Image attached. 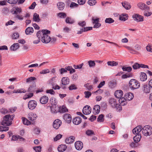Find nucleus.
I'll list each match as a JSON object with an SVG mask.
<instances>
[{
	"label": "nucleus",
	"instance_id": "1",
	"mask_svg": "<svg viewBox=\"0 0 152 152\" xmlns=\"http://www.w3.org/2000/svg\"><path fill=\"white\" fill-rule=\"evenodd\" d=\"M15 117V115H10L9 114L5 115L3 118V120L1 122L2 125L4 126H10L12 124V122Z\"/></svg>",
	"mask_w": 152,
	"mask_h": 152
},
{
	"label": "nucleus",
	"instance_id": "4",
	"mask_svg": "<svg viewBox=\"0 0 152 152\" xmlns=\"http://www.w3.org/2000/svg\"><path fill=\"white\" fill-rule=\"evenodd\" d=\"M50 33H47L46 32L44 34V35L42 37L41 41L43 43H48L50 42L51 40V37L48 35Z\"/></svg>",
	"mask_w": 152,
	"mask_h": 152
},
{
	"label": "nucleus",
	"instance_id": "39",
	"mask_svg": "<svg viewBox=\"0 0 152 152\" xmlns=\"http://www.w3.org/2000/svg\"><path fill=\"white\" fill-rule=\"evenodd\" d=\"M36 80V78L35 77H31L26 79V82L27 83L32 82L33 84L35 83L34 81Z\"/></svg>",
	"mask_w": 152,
	"mask_h": 152
},
{
	"label": "nucleus",
	"instance_id": "18",
	"mask_svg": "<svg viewBox=\"0 0 152 152\" xmlns=\"http://www.w3.org/2000/svg\"><path fill=\"white\" fill-rule=\"evenodd\" d=\"M142 130V127L140 126H137L132 130L133 133L134 134H139V133Z\"/></svg>",
	"mask_w": 152,
	"mask_h": 152
},
{
	"label": "nucleus",
	"instance_id": "53",
	"mask_svg": "<svg viewBox=\"0 0 152 152\" xmlns=\"http://www.w3.org/2000/svg\"><path fill=\"white\" fill-rule=\"evenodd\" d=\"M19 34L18 32H15L13 33L12 36V38L14 39H16L19 37Z\"/></svg>",
	"mask_w": 152,
	"mask_h": 152
},
{
	"label": "nucleus",
	"instance_id": "8",
	"mask_svg": "<svg viewBox=\"0 0 152 152\" xmlns=\"http://www.w3.org/2000/svg\"><path fill=\"white\" fill-rule=\"evenodd\" d=\"M132 17L134 20L137 22H142L144 20L143 16L138 14H134L132 15Z\"/></svg>",
	"mask_w": 152,
	"mask_h": 152
},
{
	"label": "nucleus",
	"instance_id": "16",
	"mask_svg": "<svg viewBox=\"0 0 152 152\" xmlns=\"http://www.w3.org/2000/svg\"><path fill=\"white\" fill-rule=\"evenodd\" d=\"M125 99L127 101H129L132 100L134 97L133 94L131 93H128L124 96Z\"/></svg>",
	"mask_w": 152,
	"mask_h": 152
},
{
	"label": "nucleus",
	"instance_id": "54",
	"mask_svg": "<svg viewBox=\"0 0 152 152\" xmlns=\"http://www.w3.org/2000/svg\"><path fill=\"white\" fill-rule=\"evenodd\" d=\"M84 87L86 88L88 90L90 91L93 88L92 86L90 85L89 83H87L84 85Z\"/></svg>",
	"mask_w": 152,
	"mask_h": 152
},
{
	"label": "nucleus",
	"instance_id": "64",
	"mask_svg": "<svg viewBox=\"0 0 152 152\" xmlns=\"http://www.w3.org/2000/svg\"><path fill=\"white\" fill-rule=\"evenodd\" d=\"M146 49L147 51L150 52H152V45L148 44L146 47Z\"/></svg>",
	"mask_w": 152,
	"mask_h": 152
},
{
	"label": "nucleus",
	"instance_id": "12",
	"mask_svg": "<svg viewBox=\"0 0 152 152\" xmlns=\"http://www.w3.org/2000/svg\"><path fill=\"white\" fill-rule=\"evenodd\" d=\"M91 108L89 106H86L83 108V113L84 115L89 114L91 112Z\"/></svg>",
	"mask_w": 152,
	"mask_h": 152
},
{
	"label": "nucleus",
	"instance_id": "37",
	"mask_svg": "<svg viewBox=\"0 0 152 152\" xmlns=\"http://www.w3.org/2000/svg\"><path fill=\"white\" fill-rule=\"evenodd\" d=\"M33 21L36 22H39L40 20L39 18V15L37 13H34L33 15Z\"/></svg>",
	"mask_w": 152,
	"mask_h": 152
},
{
	"label": "nucleus",
	"instance_id": "17",
	"mask_svg": "<svg viewBox=\"0 0 152 152\" xmlns=\"http://www.w3.org/2000/svg\"><path fill=\"white\" fill-rule=\"evenodd\" d=\"M11 11L13 14H15L16 15L18 13H20L21 12V9L18 7H16L13 8Z\"/></svg>",
	"mask_w": 152,
	"mask_h": 152
},
{
	"label": "nucleus",
	"instance_id": "34",
	"mask_svg": "<svg viewBox=\"0 0 152 152\" xmlns=\"http://www.w3.org/2000/svg\"><path fill=\"white\" fill-rule=\"evenodd\" d=\"M66 148V145H61L58 146V150L59 152H62L65 151Z\"/></svg>",
	"mask_w": 152,
	"mask_h": 152
},
{
	"label": "nucleus",
	"instance_id": "63",
	"mask_svg": "<svg viewBox=\"0 0 152 152\" xmlns=\"http://www.w3.org/2000/svg\"><path fill=\"white\" fill-rule=\"evenodd\" d=\"M9 12V10L7 7L4 8L2 10V13L5 15L7 14Z\"/></svg>",
	"mask_w": 152,
	"mask_h": 152
},
{
	"label": "nucleus",
	"instance_id": "48",
	"mask_svg": "<svg viewBox=\"0 0 152 152\" xmlns=\"http://www.w3.org/2000/svg\"><path fill=\"white\" fill-rule=\"evenodd\" d=\"M105 23L109 24L111 23L114 22V20L112 18H106L105 20Z\"/></svg>",
	"mask_w": 152,
	"mask_h": 152
},
{
	"label": "nucleus",
	"instance_id": "22",
	"mask_svg": "<svg viewBox=\"0 0 152 152\" xmlns=\"http://www.w3.org/2000/svg\"><path fill=\"white\" fill-rule=\"evenodd\" d=\"M36 85L35 83H33L32 85L30 86L28 88V92L32 93L36 91Z\"/></svg>",
	"mask_w": 152,
	"mask_h": 152
},
{
	"label": "nucleus",
	"instance_id": "19",
	"mask_svg": "<svg viewBox=\"0 0 152 152\" xmlns=\"http://www.w3.org/2000/svg\"><path fill=\"white\" fill-rule=\"evenodd\" d=\"M28 115V118L31 121L35 120L37 117L36 114L32 112L29 113Z\"/></svg>",
	"mask_w": 152,
	"mask_h": 152
},
{
	"label": "nucleus",
	"instance_id": "57",
	"mask_svg": "<svg viewBox=\"0 0 152 152\" xmlns=\"http://www.w3.org/2000/svg\"><path fill=\"white\" fill-rule=\"evenodd\" d=\"M75 22L74 20L69 17H67V23L72 24L74 23Z\"/></svg>",
	"mask_w": 152,
	"mask_h": 152
},
{
	"label": "nucleus",
	"instance_id": "51",
	"mask_svg": "<svg viewBox=\"0 0 152 152\" xmlns=\"http://www.w3.org/2000/svg\"><path fill=\"white\" fill-rule=\"evenodd\" d=\"M68 71L69 72V73L70 74H72L75 72V70L73 69L71 66H67V71Z\"/></svg>",
	"mask_w": 152,
	"mask_h": 152
},
{
	"label": "nucleus",
	"instance_id": "5",
	"mask_svg": "<svg viewBox=\"0 0 152 152\" xmlns=\"http://www.w3.org/2000/svg\"><path fill=\"white\" fill-rule=\"evenodd\" d=\"M137 6L139 8L142 10H149L150 8L149 7L146 5L145 4L142 2H139L137 4Z\"/></svg>",
	"mask_w": 152,
	"mask_h": 152
},
{
	"label": "nucleus",
	"instance_id": "33",
	"mask_svg": "<svg viewBox=\"0 0 152 152\" xmlns=\"http://www.w3.org/2000/svg\"><path fill=\"white\" fill-rule=\"evenodd\" d=\"M51 111L52 113L55 114L58 112V108L56 105H54L51 107Z\"/></svg>",
	"mask_w": 152,
	"mask_h": 152
},
{
	"label": "nucleus",
	"instance_id": "55",
	"mask_svg": "<svg viewBox=\"0 0 152 152\" xmlns=\"http://www.w3.org/2000/svg\"><path fill=\"white\" fill-rule=\"evenodd\" d=\"M9 128L8 127L0 126V132H6L9 130Z\"/></svg>",
	"mask_w": 152,
	"mask_h": 152
},
{
	"label": "nucleus",
	"instance_id": "31",
	"mask_svg": "<svg viewBox=\"0 0 152 152\" xmlns=\"http://www.w3.org/2000/svg\"><path fill=\"white\" fill-rule=\"evenodd\" d=\"M19 47L18 43H14L10 48V49L11 51H15L18 49Z\"/></svg>",
	"mask_w": 152,
	"mask_h": 152
},
{
	"label": "nucleus",
	"instance_id": "24",
	"mask_svg": "<svg viewBox=\"0 0 152 152\" xmlns=\"http://www.w3.org/2000/svg\"><path fill=\"white\" fill-rule=\"evenodd\" d=\"M34 32L33 28L31 27H29L27 28L25 30V33L27 35L31 34Z\"/></svg>",
	"mask_w": 152,
	"mask_h": 152
},
{
	"label": "nucleus",
	"instance_id": "44",
	"mask_svg": "<svg viewBox=\"0 0 152 152\" xmlns=\"http://www.w3.org/2000/svg\"><path fill=\"white\" fill-rule=\"evenodd\" d=\"M33 93H30L28 94H26L23 97V99L26 100L28 98L31 97L33 96Z\"/></svg>",
	"mask_w": 152,
	"mask_h": 152
},
{
	"label": "nucleus",
	"instance_id": "23",
	"mask_svg": "<svg viewBox=\"0 0 152 152\" xmlns=\"http://www.w3.org/2000/svg\"><path fill=\"white\" fill-rule=\"evenodd\" d=\"M123 95V92L120 90L116 91L115 93V97L118 98L121 97Z\"/></svg>",
	"mask_w": 152,
	"mask_h": 152
},
{
	"label": "nucleus",
	"instance_id": "27",
	"mask_svg": "<svg viewBox=\"0 0 152 152\" xmlns=\"http://www.w3.org/2000/svg\"><path fill=\"white\" fill-rule=\"evenodd\" d=\"M61 86L63 89L66 88V78L63 77L61 79Z\"/></svg>",
	"mask_w": 152,
	"mask_h": 152
},
{
	"label": "nucleus",
	"instance_id": "6",
	"mask_svg": "<svg viewBox=\"0 0 152 152\" xmlns=\"http://www.w3.org/2000/svg\"><path fill=\"white\" fill-rule=\"evenodd\" d=\"M46 32L47 33H50V31L46 29H43L41 31H39L37 34V37L38 38L42 39V37Z\"/></svg>",
	"mask_w": 152,
	"mask_h": 152
},
{
	"label": "nucleus",
	"instance_id": "47",
	"mask_svg": "<svg viewBox=\"0 0 152 152\" xmlns=\"http://www.w3.org/2000/svg\"><path fill=\"white\" fill-rule=\"evenodd\" d=\"M78 24L82 27V28H83L86 25V23L85 21H80L78 23Z\"/></svg>",
	"mask_w": 152,
	"mask_h": 152
},
{
	"label": "nucleus",
	"instance_id": "46",
	"mask_svg": "<svg viewBox=\"0 0 152 152\" xmlns=\"http://www.w3.org/2000/svg\"><path fill=\"white\" fill-rule=\"evenodd\" d=\"M0 112L1 113L5 114L9 113V110L5 108H2L0 110Z\"/></svg>",
	"mask_w": 152,
	"mask_h": 152
},
{
	"label": "nucleus",
	"instance_id": "26",
	"mask_svg": "<svg viewBox=\"0 0 152 152\" xmlns=\"http://www.w3.org/2000/svg\"><path fill=\"white\" fill-rule=\"evenodd\" d=\"M58 112H59L60 113H63L66 112V107L65 105L60 106L58 107Z\"/></svg>",
	"mask_w": 152,
	"mask_h": 152
},
{
	"label": "nucleus",
	"instance_id": "11",
	"mask_svg": "<svg viewBox=\"0 0 152 152\" xmlns=\"http://www.w3.org/2000/svg\"><path fill=\"white\" fill-rule=\"evenodd\" d=\"M92 20L93 24H95L93 27L94 28H97L101 26V24L99 23V18L94 19V18H92Z\"/></svg>",
	"mask_w": 152,
	"mask_h": 152
},
{
	"label": "nucleus",
	"instance_id": "62",
	"mask_svg": "<svg viewBox=\"0 0 152 152\" xmlns=\"http://www.w3.org/2000/svg\"><path fill=\"white\" fill-rule=\"evenodd\" d=\"M50 101L51 104L53 105V106L56 105L57 104L56 99L54 98H51V99H50Z\"/></svg>",
	"mask_w": 152,
	"mask_h": 152
},
{
	"label": "nucleus",
	"instance_id": "9",
	"mask_svg": "<svg viewBox=\"0 0 152 152\" xmlns=\"http://www.w3.org/2000/svg\"><path fill=\"white\" fill-rule=\"evenodd\" d=\"M37 105V102L35 100H31L28 103V107L30 110H33Z\"/></svg>",
	"mask_w": 152,
	"mask_h": 152
},
{
	"label": "nucleus",
	"instance_id": "20",
	"mask_svg": "<svg viewBox=\"0 0 152 152\" xmlns=\"http://www.w3.org/2000/svg\"><path fill=\"white\" fill-rule=\"evenodd\" d=\"M82 121L81 118L79 117H77L73 119L72 122L73 123L76 125L80 124Z\"/></svg>",
	"mask_w": 152,
	"mask_h": 152
},
{
	"label": "nucleus",
	"instance_id": "29",
	"mask_svg": "<svg viewBox=\"0 0 152 152\" xmlns=\"http://www.w3.org/2000/svg\"><path fill=\"white\" fill-rule=\"evenodd\" d=\"M140 80L142 81H144L147 79V75L146 74L143 72H141L140 73Z\"/></svg>",
	"mask_w": 152,
	"mask_h": 152
},
{
	"label": "nucleus",
	"instance_id": "15",
	"mask_svg": "<svg viewBox=\"0 0 152 152\" xmlns=\"http://www.w3.org/2000/svg\"><path fill=\"white\" fill-rule=\"evenodd\" d=\"M150 87L146 84L142 86V90L144 93H149L150 92Z\"/></svg>",
	"mask_w": 152,
	"mask_h": 152
},
{
	"label": "nucleus",
	"instance_id": "40",
	"mask_svg": "<svg viewBox=\"0 0 152 152\" xmlns=\"http://www.w3.org/2000/svg\"><path fill=\"white\" fill-rule=\"evenodd\" d=\"M141 138V136L140 134H137V135L134 137L133 139L135 142L137 143L140 141Z\"/></svg>",
	"mask_w": 152,
	"mask_h": 152
},
{
	"label": "nucleus",
	"instance_id": "49",
	"mask_svg": "<svg viewBox=\"0 0 152 152\" xmlns=\"http://www.w3.org/2000/svg\"><path fill=\"white\" fill-rule=\"evenodd\" d=\"M104 115L103 114L99 115L97 118L98 121L100 122H103L104 121Z\"/></svg>",
	"mask_w": 152,
	"mask_h": 152
},
{
	"label": "nucleus",
	"instance_id": "52",
	"mask_svg": "<svg viewBox=\"0 0 152 152\" xmlns=\"http://www.w3.org/2000/svg\"><path fill=\"white\" fill-rule=\"evenodd\" d=\"M88 64L90 67H94L95 66L96 64L94 61L90 60L88 61Z\"/></svg>",
	"mask_w": 152,
	"mask_h": 152
},
{
	"label": "nucleus",
	"instance_id": "30",
	"mask_svg": "<svg viewBox=\"0 0 152 152\" xmlns=\"http://www.w3.org/2000/svg\"><path fill=\"white\" fill-rule=\"evenodd\" d=\"M119 102L121 105L124 106L127 104V102L126 100L124 97H121L119 98Z\"/></svg>",
	"mask_w": 152,
	"mask_h": 152
},
{
	"label": "nucleus",
	"instance_id": "14",
	"mask_svg": "<svg viewBox=\"0 0 152 152\" xmlns=\"http://www.w3.org/2000/svg\"><path fill=\"white\" fill-rule=\"evenodd\" d=\"M48 101V97L46 96H42L40 99L39 101L40 103L42 104H45L47 103Z\"/></svg>",
	"mask_w": 152,
	"mask_h": 152
},
{
	"label": "nucleus",
	"instance_id": "3",
	"mask_svg": "<svg viewBox=\"0 0 152 152\" xmlns=\"http://www.w3.org/2000/svg\"><path fill=\"white\" fill-rule=\"evenodd\" d=\"M142 132L143 134L145 136L151 135L152 133V128L148 126H145L142 128Z\"/></svg>",
	"mask_w": 152,
	"mask_h": 152
},
{
	"label": "nucleus",
	"instance_id": "58",
	"mask_svg": "<svg viewBox=\"0 0 152 152\" xmlns=\"http://www.w3.org/2000/svg\"><path fill=\"white\" fill-rule=\"evenodd\" d=\"M132 74L130 73L126 74H125L121 76V78L123 79H126L127 78L132 77Z\"/></svg>",
	"mask_w": 152,
	"mask_h": 152
},
{
	"label": "nucleus",
	"instance_id": "38",
	"mask_svg": "<svg viewBox=\"0 0 152 152\" xmlns=\"http://www.w3.org/2000/svg\"><path fill=\"white\" fill-rule=\"evenodd\" d=\"M75 137L72 136H70L67 138V144L73 143L75 141Z\"/></svg>",
	"mask_w": 152,
	"mask_h": 152
},
{
	"label": "nucleus",
	"instance_id": "50",
	"mask_svg": "<svg viewBox=\"0 0 152 152\" xmlns=\"http://www.w3.org/2000/svg\"><path fill=\"white\" fill-rule=\"evenodd\" d=\"M109 86L111 88L115 87L116 86V83L114 80H112L109 83Z\"/></svg>",
	"mask_w": 152,
	"mask_h": 152
},
{
	"label": "nucleus",
	"instance_id": "56",
	"mask_svg": "<svg viewBox=\"0 0 152 152\" xmlns=\"http://www.w3.org/2000/svg\"><path fill=\"white\" fill-rule=\"evenodd\" d=\"M78 6V4L74 2H72L69 5L71 9H73L77 7Z\"/></svg>",
	"mask_w": 152,
	"mask_h": 152
},
{
	"label": "nucleus",
	"instance_id": "61",
	"mask_svg": "<svg viewBox=\"0 0 152 152\" xmlns=\"http://www.w3.org/2000/svg\"><path fill=\"white\" fill-rule=\"evenodd\" d=\"M96 3L95 0H89L88 1V4L90 6L94 5Z\"/></svg>",
	"mask_w": 152,
	"mask_h": 152
},
{
	"label": "nucleus",
	"instance_id": "10",
	"mask_svg": "<svg viewBox=\"0 0 152 152\" xmlns=\"http://www.w3.org/2000/svg\"><path fill=\"white\" fill-rule=\"evenodd\" d=\"M61 121L59 119H56L53 122V127L54 129H57L61 126Z\"/></svg>",
	"mask_w": 152,
	"mask_h": 152
},
{
	"label": "nucleus",
	"instance_id": "43",
	"mask_svg": "<svg viewBox=\"0 0 152 152\" xmlns=\"http://www.w3.org/2000/svg\"><path fill=\"white\" fill-rule=\"evenodd\" d=\"M107 64L108 66H113L117 65L118 63L115 61H108L107 62Z\"/></svg>",
	"mask_w": 152,
	"mask_h": 152
},
{
	"label": "nucleus",
	"instance_id": "42",
	"mask_svg": "<svg viewBox=\"0 0 152 152\" xmlns=\"http://www.w3.org/2000/svg\"><path fill=\"white\" fill-rule=\"evenodd\" d=\"M122 69L124 71L130 72L132 71V68L131 66L126 67V66H123Z\"/></svg>",
	"mask_w": 152,
	"mask_h": 152
},
{
	"label": "nucleus",
	"instance_id": "21",
	"mask_svg": "<svg viewBox=\"0 0 152 152\" xmlns=\"http://www.w3.org/2000/svg\"><path fill=\"white\" fill-rule=\"evenodd\" d=\"M100 107L99 105H95L93 108V112L95 114H98L100 111Z\"/></svg>",
	"mask_w": 152,
	"mask_h": 152
},
{
	"label": "nucleus",
	"instance_id": "60",
	"mask_svg": "<svg viewBox=\"0 0 152 152\" xmlns=\"http://www.w3.org/2000/svg\"><path fill=\"white\" fill-rule=\"evenodd\" d=\"M148 10H145L144 12L143 15L144 16H146V17H148L151 15L152 14V13L151 12H148Z\"/></svg>",
	"mask_w": 152,
	"mask_h": 152
},
{
	"label": "nucleus",
	"instance_id": "41",
	"mask_svg": "<svg viewBox=\"0 0 152 152\" xmlns=\"http://www.w3.org/2000/svg\"><path fill=\"white\" fill-rule=\"evenodd\" d=\"M22 120L23 123L25 125H28L31 124V122L29 120L24 117H22Z\"/></svg>",
	"mask_w": 152,
	"mask_h": 152
},
{
	"label": "nucleus",
	"instance_id": "32",
	"mask_svg": "<svg viewBox=\"0 0 152 152\" xmlns=\"http://www.w3.org/2000/svg\"><path fill=\"white\" fill-rule=\"evenodd\" d=\"M109 102L110 105L113 107H114L116 105V100L114 98H110L109 100Z\"/></svg>",
	"mask_w": 152,
	"mask_h": 152
},
{
	"label": "nucleus",
	"instance_id": "36",
	"mask_svg": "<svg viewBox=\"0 0 152 152\" xmlns=\"http://www.w3.org/2000/svg\"><path fill=\"white\" fill-rule=\"evenodd\" d=\"M128 15L126 14H122L120 15L119 17V19L120 20L125 21L128 18Z\"/></svg>",
	"mask_w": 152,
	"mask_h": 152
},
{
	"label": "nucleus",
	"instance_id": "2",
	"mask_svg": "<svg viewBox=\"0 0 152 152\" xmlns=\"http://www.w3.org/2000/svg\"><path fill=\"white\" fill-rule=\"evenodd\" d=\"M140 85L139 82L135 79H132L129 81V86L130 88L133 90L139 88Z\"/></svg>",
	"mask_w": 152,
	"mask_h": 152
},
{
	"label": "nucleus",
	"instance_id": "13",
	"mask_svg": "<svg viewBox=\"0 0 152 152\" xmlns=\"http://www.w3.org/2000/svg\"><path fill=\"white\" fill-rule=\"evenodd\" d=\"M75 145L76 149L80 150L83 148V145L82 142L80 141H78L75 143Z\"/></svg>",
	"mask_w": 152,
	"mask_h": 152
},
{
	"label": "nucleus",
	"instance_id": "35",
	"mask_svg": "<svg viewBox=\"0 0 152 152\" xmlns=\"http://www.w3.org/2000/svg\"><path fill=\"white\" fill-rule=\"evenodd\" d=\"M65 4L64 3L60 2H58L57 4V6L58 9L60 10H62L64 7Z\"/></svg>",
	"mask_w": 152,
	"mask_h": 152
},
{
	"label": "nucleus",
	"instance_id": "25",
	"mask_svg": "<svg viewBox=\"0 0 152 152\" xmlns=\"http://www.w3.org/2000/svg\"><path fill=\"white\" fill-rule=\"evenodd\" d=\"M123 7L126 9L128 10L131 8V6L130 4L126 1H125L121 3Z\"/></svg>",
	"mask_w": 152,
	"mask_h": 152
},
{
	"label": "nucleus",
	"instance_id": "7",
	"mask_svg": "<svg viewBox=\"0 0 152 152\" xmlns=\"http://www.w3.org/2000/svg\"><path fill=\"white\" fill-rule=\"evenodd\" d=\"M133 68L134 69H137L140 68H148V66L147 65L143 64H139L137 63H135L132 66Z\"/></svg>",
	"mask_w": 152,
	"mask_h": 152
},
{
	"label": "nucleus",
	"instance_id": "59",
	"mask_svg": "<svg viewBox=\"0 0 152 152\" xmlns=\"http://www.w3.org/2000/svg\"><path fill=\"white\" fill-rule=\"evenodd\" d=\"M42 148L40 146L34 147L33 148L34 150L35 151V152H41Z\"/></svg>",
	"mask_w": 152,
	"mask_h": 152
},
{
	"label": "nucleus",
	"instance_id": "28",
	"mask_svg": "<svg viewBox=\"0 0 152 152\" xmlns=\"http://www.w3.org/2000/svg\"><path fill=\"white\" fill-rule=\"evenodd\" d=\"M54 79V78H52L50 82V83L52 86V88L55 90L59 89L60 88V87L57 84H54L53 82Z\"/></svg>",
	"mask_w": 152,
	"mask_h": 152
},
{
	"label": "nucleus",
	"instance_id": "45",
	"mask_svg": "<svg viewBox=\"0 0 152 152\" xmlns=\"http://www.w3.org/2000/svg\"><path fill=\"white\" fill-rule=\"evenodd\" d=\"M66 15L64 12H59L57 14V16L61 18H64L66 17Z\"/></svg>",
	"mask_w": 152,
	"mask_h": 152
}]
</instances>
